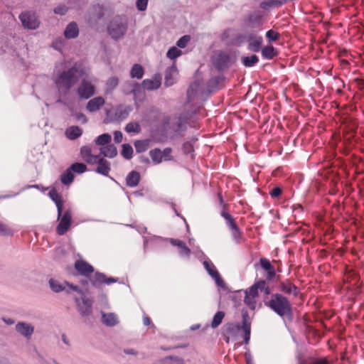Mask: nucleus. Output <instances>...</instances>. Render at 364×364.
Masks as SVG:
<instances>
[{
	"label": "nucleus",
	"mask_w": 364,
	"mask_h": 364,
	"mask_svg": "<svg viewBox=\"0 0 364 364\" xmlns=\"http://www.w3.org/2000/svg\"><path fill=\"white\" fill-rule=\"evenodd\" d=\"M89 69L82 63H75L67 71L60 72L55 79L56 86L60 90H68L84 75H87Z\"/></svg>",
	"instance_id": "f257e3e1"
},
{
	"label": "nucleus",
	"mask_w": 364,
	"mask_h": 364,
	"mask_svg": "<svg viewBox=\"0 0 364 364\" xmlns=\"http://www.w3.org/2000/svg\"><path fill=\"white\" fill-rule=\"evenodd\" d=\"M265 305L280 317L292 314L290 301L281 293L272 294L270 299L265 303Z\"/></svg>",
	"instance_id": "f03ea898"
},
{
	"label": "nucleus",
	"mask_w": 364,
	"mask_h": 364,
	"mask_svg": "<svg viewBox=\"0 0 364 364\" xmlns=\"http://www.w3.org/2000/svg\"><path fill=\"white\" fill-rule=\"evenodd\" d=\"M127 30V23L125 18L117 16L114 18L109 26L108 32L114 39L121 38L124 36Z\"/></svg>",
	"instance_id": "7ed1b4c3"
},
{
	"label": "nucleus",
	"mask_w": 364,
	"mask_h": 364,
	"mask_svg": "<svg viewBox=\"0 0 364 364\" xmlns=\"http://www.w3.org/2000/svg\"><path fill=\"white\" fill-rule=\"evenodd\" d=\"M18 18L25 29L36 30L40 26V20L36 12L33 11L26 10L22 11L19 14Z\"/></svg>",
	"instance_id": "20e7f679"
},
{
	"label": "nucleus",
	"mask_w": 364,
	"mask_h": 364,
	"mask_svg": "<svg viewBox=\"0 0 364 364\" xmlns=\"http://www.w3.org/2000/svg\"><path fill=\"white\" fill-rule=\"evenodd\" d=\"M264 21V14L260 10H255L248 13L244 18V23L246 27L250 28H258L262 26Z\"/></svg>",
	"instance_id": "39448f33"
},
{
	"label": "nucleus",
	"mask_w": 364,
	"mask_h": 364,
	"mask_svg": "<svg viewBox=\"0 0 364 364\" xmlns=\"http://www.w3.org/2000/svg\"><path fill=\"white\" fill-rule=\"evenodd\" d=\"M229 232L233 242L240 245L245 240L243 232L238 227L233 217L229 214Z\"/></svg>",
	"instance_id": "423d86ee"
},
{
	"label": "nucleus",
	"mask_w": 364,
	"mask_h": 364,
	"mask_svg": "<svg viewBox=\"0 0 364 364\" xmlns=\"http://www.w3.org/2000/svg\"><path fill=\"white\" fill-rule=\"evenodd\" d=\"M242 322L237 323V328L243 331V336H245V341L250 343L251 336V323L252 318L246 309H242L241 311Z\"/></svg>",
	"instance_id": "0eeeda50"
},
{
	"label": "nucleus",
	"mask_w": 364,
	"mask_h": 364,
	"mask_svg": "<svg viewBox=\"0 0 364 364\" xmlns=\"http://www.w3.org/2000/svg\"><path fill=\"white\" fill-rule=\"evenodd\" d=\"M277 289L284 296L292 295L297 297L300 294L299 289L289 279L279 282Z\"/></svg>",
	"instance_id": "6e6552de"
},
{
	"label": "nucleus",
	"mask_w": 364,
	"mask_h": 364,
	"mask_svg": "<svg viewBox=\"0 0 364 364\" xmlns=\"http://www.w3.org/2000/svg\"><path fill=\"white\" fill-rule=\"evenodd\" d=\"M187 95L189 100H193L196 98H204L205 90L203 83L200 81H196L192 83L187 91Z\"/></svg>",
	"instance_id": "1a4fd4ad"
},
{
	"label": "nucleus",
	"mask_w": 364,
	"mask_h": 364,
	"mask_svg": "<svg viewBox=\"0 0 364 364\" xmlns=\"http://www.w3.org/2000/svg\"><path fill=\"white\" fill-rule=\"evenodd\" d=\"M95 87L92 85V82L87 80L83 79L77 87V92L78 96L82 99H89L95 94Z\"/></svg>",
	"instance_id": "9d476101"
},
{
	"label": "nucleus",
	"mask_w": 364,
	"mask_h": 364,
	"mask_svg": "<svg viewBox=\"0 0 364 364\" xmlns=\"http://www.w3.org/2000/svg\"><path fill=\"white\" fill-rule=\"evenodd\" d=\"M263 38L261 36L251 32L249 33V41L247 43V50L253 53H258L262 48Z\"/></svg>",
	"instance_id": "9b49d317"
},
{
	"label": "nucleus",
	"mask_w": 364,
	"mask_h": 364,
	"mask_svg": "<svg viewBox=\"0 0 364 364\" xmlns=\"http://www.w3.org/2000/svg\"><path fill=\"white\" fill-rule=\"evenodd\" d=\"M59 219H60V220L57 227V232L58 235H63L65 234L71 225V212L69 210H66L63 214L62 213Z\"/></svg>",
	"instance_id": "f8f14e48"
},
{
	"label": "nucleus",
	"mask_w": 364,
	"mask_h": 364,
	"mask_svg": "<svg viewBox=\"0 0 364 364\" xmlns=\"http://www.w3.org/2000/svg\"><path fill=\"white\" fill-rule=\"evenodd\" d=\"M259 266L266 272V280L272 282L277 276V273L274 267L272 265L269 259L265 257H261L259 259Z\"/></svg>",
	"instance_id": "ddd939ff"
},
{
	"label": "nucleus",
	"mask_w": 364,
	"mask_h": 364,
	"mask_svg": "<svg viewBox=\"0 0 364 364\" xmlns=\"http://www.w3.org/2000/svg\"><path fill=\"white\" fill-rule=\"evenodd\" d=\"M243 333V331L237 328V323H229V334L232 336V340L235 341V345L241 346L245 344L247 346L249 344V343L245 341Z\"/></svg>",
	"instance_id": "4468645a"
},
{
	"label": "nucleus",
	"mask_w": 364,
	"mask_h": 364,
	"mask_svg": "<svg viewBox=\"0 0 364 364\" xmlns=\"http://www.w3.org/2000/svg\"><path fill=\"white\" fill-rule=\"evenodd\" d=\"M15 329L21 336L27 340L31 339L34 333V326L25 321H19L16 324Z\"/></svg>",
	"instance_id": "2eb2a0df"
},
{
	"label": "nucleus",
	"mask_w": 364,
	"mask_h": 364,
	"mask_svg": "<svg viewBox=\"0 0 364 364\" xmlns=\"http://www.w3.org/2000/svg\"><path fill=\"white\" fill-rule=\"evenodd\" d=\"M203 266L208 274L215 279L216 284L219 287H224L225 283L220 278L219 273L218 272L214 264L209 260H205L203 262Z\"/></svg>",
	"instance_id": "dca6fc26"
},
{
	"label": "nucleus",
	"mask_w": 364,
	"mask_h": 364,
	"mask_svg": "<svg viewBox=\"0 0 364 364\" xmlns=\"http://www.w3.org/2000/svg\"><path fill=\"white\" fill-rule=\"evenodd\" d=\"M75 269L79 274L85 277H88L94 272L92 266L82 259H78L75 262Z\"/></svg>",
	"instance_id": "f3484780"
},
{
	"label": "nucleus",
	"mask_w": 364,
	"mask_h": 364,
	"mask_svg": "<svg viewBox=\"0 0 364 364\" xmlns=\"http://www.w3.org/2000/svg\"><path fill=\"white\" fill-rule=\"evenodd\" d=\"M213 63L218 71L226 68L228 63V55L223 52H216L213 56Z\"/></svg>",
	"instance_id": "a211bd4d"
},
{
	"label": "nucleus",
	"mask_w": 364,
	"mask_h": 364,
	"mask_svg": "<svg viewBox=\"0 0 364 364\" xmlns=\"http://www.w3.org/2000/svg\"><path fill=\"white\" fill-rule=\"evenodd\" d=\"M82 301L77 297L75 298V302L78 306L79 311L82 315H87L91 312L92 301L83 296H81Z\"/></svg>",
	"instance_id": "6ab92c4d"
},
{
	"label": "nucleus",
	"mask_w": 364,
	"mask_h": 364,
	"mask_svg": "<svg viewBox=\"0 0 364 364\" xmlns=\"http://www.w3.org/2000/svg\"><path fill=\"white\" fill-rule=\"evenodd\" d=\"M95 164H97V167L95 170L97 173L103 176H108L110 171V164L109 161L104 159L103 157L99 155L97 156V159H96Z\"/></svg>",
	"instance_id": "aec40b11"
},
{
	"label": "nucleus",
	"mask_w": 364,
	"mask_h": 364,
	"mask_svg": "<svg viewBox=\"0 0 364 364\" xmlns=\"http://www.w3.org/2000/svg\"><path fill=\"white\" fill-rule=\"evenodd\" d=\"M80 155L82 158L89 164H95L99 155H94L92 153V149L88 146H83L80 149Z\"/></svg>",
	"instance_id": "412c9836"
},
{
	"label": "nucleus",
	"mask_w": 364,
	"mask_h": 364,
	"mask_svg": "<svg viewBox=\"0 0 364 364\" xmlns=\"http://www.w3.org/2000/svg\"><path fill=\"white\" fill-rule=\"evenodd\" d=\"M177 75L178 71L176 67L173 65L166 70L164 82L165 85L167 87L173 85L176 81Z\"/></svg>",
	"instance_id": "4be33fe9"
},
{
	"label": "nucleus",
	"mask_w": 364,
	"mask_h": 364,
	"mask_svg": "<svg viewBox=\"0 0 364 364\" xmlns=\"http://www.w3.org/2000/svg\"><path fill=\"white\" fill-rule=\"evenodd\" d=\"M105 103V99L102 97H97L88 101L86 109L90 112L98 111Z\"/></svg>",
	"instance_id": "5701e85b"
},
{
	"label": "nucleus",
	"mask_w": 364,
	"mask_h": 364,
	"mask_svg": "<svg viewBox=\"0 0 364 364\" xmlns=\"http://www.w3.org/2000/svg\"><path fill=\"white\" fill-rule=\"evenodd\" d=\"M142 87L146 90H157L161 86V77L155 76L153 79H145L142 81Z\"/></svg>",
	"instance_id": "b1692460"
},
{
	"label": "nucleus",
	"mask_w": 364,
	"mask_h": 364,
	"mask_svg": "<svg viewBox=\"0 0 364 364\" xmlns=\"http://www.w3.org/2000/svg\"><path fill=\"white\" fill-rule=\"evenodd\" d=\"M49 196L55 202L56 205L58 209V218H60L62 215L63 207V202L61 198V196L55 189H52L51 191H50Z\"/></svg>",
	"instance_id": "393cba45"
},
{
	"label": "nucleus",
	"mask_w": 364,
	"mask_h": 364,
	"mask_svg": "<svg viewBox=\"0 0 364 364\" xmlns=\"http://www.w3.org/2000/svg\"><path fill=\"white\" fill-rule=\"evenodd\" d=\"M245 291L243 290H237V291H232L229 288V299H230L233 304L234 306L237 307L240 305L242 301L244 299Z\"/></svg>",
	"instance_id": "a878e982"
},
{
	"label": "nucleus",
	"mask_w": 364,
	"mask_h": 364,
	"mask_svg": "<svg viewBox=\"0 0 364 364\" xmlns=\"http://www.w3.org/2000/svg\"><path fill=\"white\" fill-rule=\"evenodd\" d=\"M79 34V28L75 22L70 23L64 31V36L67 39L75 38Z\"/></svg>",
	"instance_id": "bb28decb"
},
{
	"label": "nucleus",
	"mask_w": 364,
	"mask_h": 364,
	"mask_svg": "<svg viewBox=\"0 0 364 364\" xmlns=\"http://www.w3.org/2000/svg\"><path fill=\"white\" fill-rule=\"evenodd\" d=\"M117 282L116 279L114 278H107L106 276L102 273H95L92 279H91V282L93 285L96 286L100 284L105 283L107 284H110Z\"/></svg>",
	"instance_id": "cd10ccee"
},
{
	"label": "nucleus",
	"mask_w": 364,
	"mask_h": 364,
	"mask_svg": "<svg viewBox=\"0 0 364 364\" xmlns=\"http://www.w3.org/2000/svg\"><path fill=\"white\" fill-rule=\"evenodd\" d=\"M170 242L179 248L178 254L181 257H188L191 253V250L185 245V243L177 239H170Z\"/></svg>",
	"instance_id": "c85d7f7f"
},
{
	"label": "nucleus",
	"mask_w": 364,
	"mask_h": 364,
	"mask_svg": "<svg viewBox=\"0 0 364 364\" xmlns=\"http://www.w3.org/2000/svg\"><path fill=\"white\" fill-rule=\"evenodd\" d=\"M261 53L264 59L272 60L278 55V51L273 46H266L262 48Z\"/></svg>",
	"instance_id": "c756f323"
},
{
	"label": "nucleus",
	"mask_w": 364,
	"mask_h": 364,
	"mask_svg": "<svg viewBox=\"0 0 364 364\" xmlns=\"http://www.w3.org/2000/svg\"><path fill=\"white\" fill-rule=\"evenodd\" d=\"M117 154L116 147L112 144H108L100 148V152L98 155H100L102 157L114 158Z\"/></svg>",
	"instance_id": "7c9ffc66"
},
{
	"label": "nucleus",
	"mask_w": 364,
	"mask_h": 364,
	"mask_svg": "<svg viewBox=\"0 0 364 364\" xmlns=\"http://www.w3.org/2000/svg\"><path fill=\"white\" fill-rule=\"evenodd\" d=\"M131 110L132 108L129 106H119L115 111V119L122 120L126 119Z\"/></svg>",
	"instance_id": "2f4dec72"
},
{
	"label": "nucleus",
	"mask_w": 364,
	"mask_h": 364,
	"mask_svg": "<svg viewBox=\"0 0 364 364\" xmlns=\"http://www.w3.org/2000/svg\"><path fill=\"white\" fill-rule=\"evenodd\" d=\"M140 181V174L137 171H132L127 176V185L129 187H136Z\"/></svg>",
	"instance_id": "473e14b6"
},
{
	"label": "nucleus",
	"mask_w": 364,
	"mask_h": 364,
	"mask_svg": "<svg viewBox=\"0 0 364 364\" xmlns=\"http://www.w3.org/2000/svg\"><path fill=\"white\" fill-rule=\"evenodd\" d=\"M102 322L108 326H114L118 323V318L114 313L102 314Z\"/></svg>",
	"instance_id": "72a5a7b5"
},
{
	"label": "nucleus",
	"mask_w": 364,
	"mask_h": 364,
	"mask_svg": "<svg viewBox=\"0 0 364 364\" xmlns=\"http://www.w3.org/2000/svg\"><path fill=\"white\" fill-rule=\"evenodd\" d=\"M82 134V130L77 126H72L67 129L65 132L66 136L70 139H75L80 137Z\"/></svg>",
	"instance_id": "f704fd0d"
},
{
	"label": "nucleus",
	"mask_w": 364,
	"mask_h": 364,
	"mask_svg": "<svg viewBox=\"0 0 364 364\" xmlns=\"http://www.w3.org/2000/svg\"><path fill=\"white\" fill-rule=\"evenodd\" d=\"M241 62L245 67L251 68L259 62V58L255 54H252L250 56H243L241 58Z\"/></svg>",
	"instance_id": "c9c22d12"
},
{
	"label": "nucleus",
	"mask_w": 364,
	"mask_h": 364,
	"mask_svg": "<svg viewBox=\"0 0 364 364\" xmlns=\"http://www.w3.org/2000/svg\"><path fill=\"white\" fill-rule=\"evenodd\" d=\"M119 85V78L112 76L108 78L105 83V93H111Z\"/></svg>",
	"instance_id": "e433bc0d"
},
{
	"label": "nucleus",
	"mask_w": 364,
	"mask_h": 364,
	"mask_svg": "<svg viewBox=\"0 0 364 364\" xmlns=\"http://www.w3.org/2000/svg\"><path fill=\"white\" fill-rule=\"evenodd\" d=\"M267 282L268 281L266 280V279H259L256 280L254 284L257 287L258 291L264 292L266 295H269L271 294V290Z\"/></svg>",
	"instance_id": "4c0bfd02"
},
{
	"label": "nucleus",
	"mask_w": 364,
	"mask_h": 364,
	"mask_svg": "<svg viewBox=\"0 0 364 364\" xmlns=\"http://www.w3.org/2000/svg\"><path fill=\"white\" fill-rule=\"evenodd\" d=\"M161 364H186L183 358L174 355L165 357L161 359Z\"/></svg>",
	"instance_id": "58836bf2"
},
{
	"label": "nucleus",
	"mask_w": 364,
	"mask_h": 364,
	"mask_svg": "<svg viewBox=\"0 0 364 364\" xmlns=\"http://www.w3.org/2000/svg\"><path fill=\"white\" fill-rule=\"evenodd\" d=\"M144 75V69L139 64H134L130 71L132 78L141 79Z\"/></svg>",
	"instance_id": "ea45409f"
},
{
	"label": "nucleus",
	"mask_w": 364,
	"mask_h": 364,
	"mask_svg": "<svg viewBox=\"0 0 364 364\" xmlns=\"http://www.w3.org/2000/svg\"><path fill=\"white\" fill-rule=\"evenodd\" d=\"M243 301L251 310H255L257 306L256 297L247 295V289L245 290Z\"/></svg>",
	"instance_id": "a19ab883"
},
{
	"label": "nucleus",
	"mask_w": 364,
	"mask_h": 364,
	"mask_svg": "<svg viewBox=\"0 0 364 364\" xmlns=\"http://www.w3.org/2000/svg\"><path fill=\"white\" fill-rule=\"evenodd\" d=\"M49 286L53 291L59 293L65 289V286L61 284L60 282L50 279L49 280Z\"/></svg>",
	"instance_id": "79ce46f5"
},
{
	"label": "nucleus",
	"mask_w": 364,
	"mask_h": 364,
	"mask_svg": "<svg viewBox=\"0 0 364 364\" xmlns=\"http://www.w3.org/2000/svg\"><path fill=\"white\" fill-rule=\"evenodd\" d=\"M112 137L111 135L109 134H103L100 135L97 137L95 139V143L97 145L105 146V145L109 144V142L111 141Z\"/></svg>",
	"instance_id": "37998d69"
},
{
	"label": "nucleus",
	"mask_w": 364,
	"mask_h": 364,
	"mask_svg": "<svg viewBox=\"0 0 364 364\" xmlns=\"http://www.w3.org/2000/svg\"><path fill=\"white\" fill-rule=\"evenodd\" d=\"M149 156L155 164H160L163 161L161 151L156 149L149 151Z\"/></svg>",
	"instance_id": "c03bdc74"
},
{
	"label": "nucleus",
	"mask_w": 364,
	"mask_h": 364,
	"mask_svg": "<svg viewBox=\"0 0 364 364\" xmlns=\"http://www.w3.org/2000/svg\"><path fill=\"white\" fill-rule=\"evenodd\" d=\"M225 313L223 311H218L215 315L213 316V321L211 322V327L213 328H215L219 326L222 321L225 317Z\"/></svg>",
	"instance_id": "a18cd8bd"
},
{
	"label": "nucleus",
	"mask_w": 364,
	"mask_h": 364,
	"mask_svg": "<svg viewBox=\"0 0 364 364\" xmlns=\"http://www.w3.org/2000/svg\"><path fill=\"white\" fill-rule=\"evenodd\" d=\"M73 179L74 175L69 168L61 175V182L65 185H69L73 182Z\"/></svg>",
	"instance_id": "49530a36"
},
{
	"label": "nucleus",
	"mask_w": 364,
	"mask_h": 364,
	"mask_svg": "<svg viewBox=\"0 0 364 364\" xmlns=\"http://www.w3.org/2000/svg\"><path fill=\"white\" fill-rule=\"evenodd\" d=\"M68 168L72 173L75 172L77 173H82L87 171V166L82 163L73 164Z\"/></svg>",
	"instance_id": "de8ad7c7"
},
{
	"label": "nucleus",
	"mask_w": 364,
	"mask_h": 364,
	"mask_svg": "<svg viewBox=\"0 0 364 364\" xmlns=\"http://www.w3.org/2000/svg\"><path fill=\"white\" fill-rule=\"evenodd\" d=\"M182 55V51L173 46L166 53V57L171 60H174Z\"/></svg>",
	"instance_id": "09e8293b"
},
{
	"label": "nucleus",
	"mask_w": 364,
	"mask_h": 364,
	"mask_svg": "<svg viewBox=\"0 0 364 364\" xmlns=\"http://www.w3.org/2000/svg\"><path fill=\"white\" fill-rule=\"evenodd\" d=\"M125 131L128 133H139L141 131V127L137 122H130L126 125Z\"/></svg>",
	"instance_id": "8fccbe9b"
},
{
	"label": "nucleus",
	"mask_w": 364,
	"mask_h": 364,
	"mask_svg": "<svg viewBox=\"0 0 364 364\" xmlns=\"http://www.w3.org/2000/svg\"><path fill=\"white\" fill-rule=\"evenodd\" d=\"M265 37L267 38L269 42H274L279 40L280 34L279 32L273 29H270L266 32Z\"/></svg>",
	"instance_id": "3c124183"
},
{
	"label": "nucleus",
	"mask_w": 364,
	"mask_h": 364,
	"mask_svg": "<svg viewBox=\"0 0 364 364\" xmlns=\"http://www.w3.org/2000/svg\"><path fill=\"white\" fill-rule=\"evenodd\" d=\"M133 149L129 144H124L122 146V155L127 159H130L132 157Z\"/></svg>",
	"instance_id": "603ef678"
},
{
	"label": "nucleus",
	"mask_w": 364,
	"mask_h": 364,
	"mask_svg": "<svg viewBox=\"0 0 364 364\" xmlns=\"http://www.w3.org/2000/svg\"><path fill=\"white\" fill-rule=\"evenodd\" d=\"M14 231L7 225L0 222V235L3 236L12 235Z\"/></svg>",
	"instance_id": "864d4df0"
},
{
	"label": "nucleus",
	"mask_w": 364,
	"mask_h": 364,
	"mask_svg": "<svg viewBox=\"0 0 364 364\" xmlns=\"http://www.w3.org/2000/svg\"><path fill=\"white\" fill-rule=\"evenodd\" d=\"M134 146L137 152H144L147 149L148 144L144 141H136Z\"/></svg>",
	"instance_id": "5fc2aeb1"
},
{
	"label": "nucleus",
	"mask_w": 364,
	"mask_h": 364,
	"mask_svg": "<svg viewBox=\"0 0 364 364\" xmlns=\"http://www.w3.org/2000/svg\"><path fill=\"white\" fill-rule=\"evenodd\" d=\"M191 40V37L188 35L182 36L176 43V45L180 48H184L188 45Z\"/></svg>",
	"instance_id": "6e6d98bb"
},
{
	"label": "nucleus",
	"mask_w": 364,
	"mask_h": 364,
	"mask_svg": "<svg viewBox=\"0 0 364 364\" xmlns=\"http://www.w3.org/2000/svg\"><path fill=\"white\" fill-rule=\"evenodd\" d=\"M282 193V189L279 186L274 187L269 192V195L272 198H279Z\"/></svg>",
	"instance_id": "4d7b16f0"
},
{
	"label": "nucleus",
	"mask_w": 364,
	"mask_h": 364,
	"mask_svg": "<svg viewBox=\"0 0 364 364\" xmlns=\"http://www.w3.org/2000/svg\"><path fill=\"white\" fill-rule=\"evenodd\" d=\"M149 0H137L136 2V9L140 11H144L146 9Z\"/></svg>",
	"instance_id": "13d9d810"
},
{
	"label": "nucleus",
	"mask_w": 364,
	"mask_h": 364,
	"mask_svg": "<svg viewBox=\"0 0 364 364\" xmlns=\"http://www.w3.org/2000/svg\"><path fill=\"white\" fill-rule=\"evenodd\" d=\"M68 11V8L65 5L60 4L54 9V13L58 15H65Z\"/></svg>",
	"instance_id": "bf43d9fd"
},
{
	"label": "nucleus",
	"mask_w": 364,
	"mask_h": 364,
	"mask_svg": "<svg viewBox=\"0 0 364 364\" xmlns=\"http://www.w3.org/2000/svg\"><path fill=\"white\" fill-rule=\"evenodd\" d=\"M247 295L254 296V297H258L259 296V291L255 286V284H253L247 290Z\"/></svg>",
	"instance_id": "052dcab7"
},
{
	"label": "nucleus",
	"mask_w": 364,
	"mask_h": 364,
	"mask_svg": "<svg viewBox=\"0 0 364 364\" xmlns=\"http://www.w3.org/2000/svg\"><path fill=\"white\" fill-rule=\"evenodd\" d=\"M171 149L166 148L163 151H161L163 160L164 161H170L172 159V156L171 155Z\"/></svg>",
	"instance_id": "680f3d73"
},
{
	"label": "nucleus",
	"mask_w": 364,
	"mask_h": 364,
	"mask_svg": "<svg viewBox=\"0 0 364 364\" xmlns=\"http://www.w3.org/2000/svg\"><path fill=\"white\" fill-rule=\"evenodd\" d=\"M237 41L240 44L248 43L249 41V33L247 34H239L237 37Z\"/></svg>",
	"instance_id": "e2e57ef3"
},
{
	"label": "nucleus",
	"mask_w": 364,
	"mask_h": 364,
	"mask_svg": "<svg viewBox=\"0 0 364 364\" xmlns=\"http://www.w3.org/2000/svg\"><path fill=\"white\" fill-rule=\"evenodd\" d=\"M64 284L65 286L70 287L72 290L79 294L81 296L84 295L82 290L77 286L73 285L68 282H65Z\"/></svg>",
	"instance_id": "0e129e2a"
},
{
	"label": "nucleus",
	"mask_w": 364,
	"mask_h": 364,
	"mask_svg": "<svg viewBox=\"0 0 364 364\" xmlns=\"http://www.w3.org/2000/svg\"><path fill=\"white\" fill-rule=\"evenodd\" d=\"M73 116L77 121H79L83 124H85L87 122V117H85V114H83L82 113H76Z\"/></svg>",
	"instance_id": "69168bd1"
},
{
	"label": "nucleus",
	"mask_w": 364,
	"mask_h": 364,
	"mask_svg": "<svg viewBox=\"0 0 364 364\" xmlns=\"http://www.w3.org/2000/svg\"><path fill=\"white\" fill-rule=\"evenodd\" d=\"M124 353L127 355H134V356H136L139 355L138 351L136 350H135L134 348H127L124 349Z\"/></svg>",
	"instance_id": "338daca9"
},
{
	"label": "nucleus",
	"mask_w": 364,
	"mask_h": 364,
	"mask_svg": "<svg viewBox=\"0 0 364 364\" xmlns=\"http://www.w3.org/2000/svg\"><path fill=\"white\" fill-rule=\"evenodd\" d=\"M122 133L119 131H116L114 133V140L116 143H120L122 140Z\"/></svg>",
	"instance_id": "774afa93"
}]
</instances>
